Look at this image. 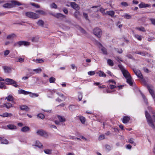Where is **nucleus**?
<instances>
[{
    "instance_id": "f257e3e1",
    "label": "nucleus",
    "mask_w": 155,
    "mask_h": 155,
    "mask_svg": "<svg viewBox=\"0 0 155 155\" xmlns=\"http://www.w3.org/2000/svg\"><path fill=\"white\" fill-rule=\"evenodd\" d=\"M11 3H7L3 5V7L5 8H11L15 7L16 6H20L22 4L20 2L15 0H12Z\"/></svg>"
},
{
    "instance_id": "f03ea898",
    "label": "nucleus",
    "mask_w": 155,
    "mask_h": 155,
    "mask_svg": "<svg viewBox=\"0 0 155 155\" xmlns=\"http://www.w3.org/2000/svg\"><path fill=\"white\" fill-rule=\"evenodd\" d=\"M5 81L7 82L6 84L7 85H11L15 87H18V85L17 83L13 80L10 78H6L5 80L0 77V81Z\"/></svg>"
},
{
    "instance_id": "7ed1b4c3",
    "label": "nucleus",
    "mask_w": 155,
    "mask_h": 155,
    "mask_svg": "<svg viewBox=\"0 0 155 155\" xmlns=\"http://www.w3.org/2000/svg\"><path fill=\"white\" fill-rule=\"evenodd\" d=\"M145 114L147 121L149 125L152 128L154 129L155 128V126L153 121L152 120V118L150 117V114L147 112V111H145Z\"/></svg>"
},
{
    "instance_id": "20e7f679",
    "label": "nucleus",
    "mask_w": 155,
    "mask_h": 155,
    "mask_svg": "<svg viewBox=\"0 0 155 155\" xmlns=\"http://www.w3.org/2000/svg\"><path fill=\"white\" fill-rule=\"evenodd\" d=\"M118 67L121 71L123 76L126 79L131 76L129 73L128 71L124 69L122 65L119 64L118 65Z\"/></svg>"
},
{
    "instance_id": "39448f33",
    "label": "nucleus",
    "mask_w": 155,
    "mask_h": 155,
    "mask_svg": "<svg viewBox=\"0 0 155 155\" xmlns=\"http://www.w3.org/2000/svg\"><path fill=\"white\" fill-rule=\"evenodd\" d=\"M25 15L28 17L34 19H37L39 18V15L38 14L30 12H25Z\"/></svg>"
},
{
    "instance_id": "423d86ee",
    "label": "nucleus",
    "mask_w": 155,
    "mask_h": 155,
    "mask_svg": "<svg viewBox=\"0 0 155 155\" xmlns=\"http://www.w3.org/2000/svg\"><path fill=\"white\" fill-rule=\"evenodd\" d=\"M147 88L153 98L154 99L155 98V94L153 89V86L152 85H147Z\"/></svg>"
},
{
    "instance_id": "0eeeda50",
    "label": "nucleus",
    "mask_w": 155,
    "mask_h": 155,
    "mask_svg": "<svg viewBox=\"0 0 155 155\" xmlns=\"http://www.w3.org/2000/svg\"><path fill=\"white\" fill-rule=\"evenodd\" d=\"M97 46L101 49V50L102 51L103 54L107 55V50L100 43L97 42Z\"/></svg>"
},
{
    "instance_id": "6e6552de",
    "label": "nucleus",
    "mask_w": 155,
    "mask_h": 155,
    "mask_svg": "<svg viewBox=\"0 0 155 155\" xmlns=\"http://www.w3.org/2000/svg\"><path fill=\"white\" fill-rule=\"evenodd\" d=\"M133 71L135 74L139 78H143V75L142 74L140 71L136 69H133Z\"/></svg>"
},
{
    "instance_id": "1a4fd4ad",
    "label": "nucleus",
    "mask_w": 155,
    "mask_h": 155,
    "mask_svg": "<svg viewBox=\"0 0 155 155\" xmlns=\"http://www.w3.org/2000/svg\"><path fill=\"white\" fill-rule=\"evenodd\" d=\"M70 5L71 7L73 8V9L76 10V11L80 9V7L78 5L74 2H70Z\"/></svg>"
},
{
    "instance_id": "9d476101",
    "label": "nucleus",
    "mask_w": 155,
    "mask_h": 155,
    "mask_svg": "<svg viewBox=\"0 0 155 155\" xmlns=\"http://www.w3.org/2000/svg\"><path fill=\"white\" fill-rule=\"evenodd\" d=\"M14 98L11 95H8L5 98V100H7L8 101L11 102L12 103L15 104V102L14 101Z\"/></svg>"
},
{
    "instance_id": "9b49d317",
    "label": "nucleus",
    "mask_w": 155,
    "mask_h": 155,
    "mask_svg": "<svg viewBox=\"0 0 155 155\" xmlns=\"http://www.w3.org/2000/svg\"><path fill=\"white\" fill-rule=\"evenodd\" d=\"M37 133L38 135L40 136H47V133L45 131L40 130H37Z\"/></svg>"
},
{
    "instance_id": "f8f14e48",
    "label": "nucleus",
    "mask_w": 155,
    "mask_h": 155,
    "mask_svg": "<svg viewBox=\"0 0 155 155\" xmlns=\"http://www.w3.org/2000/svg\"><path fill=\"white\" fill-rule=\"evenodd\" d=\"M130 120V117L128 116H124L122 120V122L124 124L128 123Z\"/></svg>"
},
{
    "instance_id": "ddd939ff",
    "label": "nucleus",
    "mask_w": 155,
    "mask_h": 155,
    "mask_svg": "<svg viewBox=\"0 0 155 155\" xmlns=\"http://www.w3.org/2000/svg\"><path fill=\"white\" fill-rule=\"evenodd\" d=\"M2 68L4 70V72L5 73H10L12 70V69L10 67L3 66H2Z\"/></svg>"
},
{
    "instance_id": "4468645a",
    "label": "nucleus",
    "mask_w": 155,
    "mask_h": 155,
    "mask_svg": "<svg viewBox=\"0 0 155 155\" xmlns=\"http://www.w3.org/2000/svg\"><path fill=\"white\" fill-rule=\"evenodd\" d=\"M2 106V107H6L7 109H9L13 107L12 104L9 102H6Z\"/></svg>"
},
{
    "instance_id": "2eb2a0df",
    "label": "nucleus",
    "mask_w": 155,
    "mask_h": 155,
    "mask_svg": "<svg viewBox=\"0 0 155 155\" xmlns=\"http://www.w3.org/2000/svg\"><path fill=\"white\" fill-rule=\"evenodd\" d=\"M19 107L21 110L25 111H28L29 109V108L25 105H21Z\"/></svg>"
},
{
    "instance_id": "dca6fc26",
    "label": "nucleus",
    "mask_w": 155,
    "mask_h": 155,
    "mask_svg": "<svg viewBox=\"0 0 155 155\" xmlns=\"http://www.w3.org/2000/svg\"><path fill=\"white\" fill-rule=\"evenodd\" d=\"M139 7L140 8H146L149 7L150 5L147 4H145L143 2H141L139 5Z\"/></svg>"
},
{
    "instance_id": "f3484780",
    "label": "nucleus",
    "mask_w": 155,
    "mask_h": 155,
    "mask_svg": "<svg viewBox=\"0 0 155 155\" xmlns=\"http://www.w3.org/2000/svg\"><path fill=\"white\" fill-rule=\"evenodd\" d=\"M18 94H22L24 95H27L29 94V93H30L29 91H27L22 89L18 90Z\"/></svg>"
},
{
    "instance_id": "a211bd4d",
    "label": "nucleus",
    "mask_w": 155,
    "mask_h": 155,
    "mask_svg": "<svg viewBox=\"0 0 155 155\" xmlns=\"http://www.w3.org/2000/svg\"><path fill=\"white\" fill-rule=\"evenodd\" d=\"M12 114L11 113H8L7 112L3 113L2 114H0V116L3 117H10L12 116Z\"/></svg>"
},
{
    "instance_id": "6ab92c4d",
    "label": "nucleus",
    "mask_w": 155,
    "mask_h": 155,
    "mask_svg": "<svg viewBox=\"0 0 155 155\" xmlns=\"http://www.w3.org/2000/svg\"><path fill=\"white\" fill-rule=\"evenodd\" d=\"M106 15H108L111 17H113L115 14V12L113 11H107L106 12Z\"/></svg>"
},
{
    "instance_id": "aec40b11",
    "label": "nucleus",
    "mask_w": 155,
    "mask_h": 155,
    "mask_svg": "<svg viewBox=\"0 0 155 155\" xmlns=\"http://www.w3.org/2000/svg\"><path fill=\"white\" fill-rule=\"evenodd\" d=\"M53 15L57 18L62 17L63 18H66V16L65 15L60 13H57L56 15Z\"/></svg>"
},
{
    "instance_id": "412c9836",
    "label": "nucleus",
    "mask_w": 155,
    "mask_h": 155,
    "mask_svg": "<svg viewBox=\"0 0 155 155\" xmlns=\"http://www.w3.org/2000/svg\"><path fill=\"white\" fill-rule=\"evenodd\" d=\"M8 128L11 130H15L16 129V126L14 124H10L7 125Z\"/></svg>"
},
{
    "instance_id": "4be33fe9",
    "label": "nucleus",
    "mask_w": 155,
    "mask_h": 155,
    "mask_svg": "<svg viewBox=\"0 0 155 155\" xmlns=\"http://www.w3.org/2000/svg\"><path fill=\"white\" fill-rule=\"evenodd\" d=\"M16 37V35L14 33H12L8 35L7 36L6 38L8 39H13L15 37Z\"/></svg>"
},
{
    "instance_id": "5701e85b",
    "label": "nucleus",
    "mask_w": 155,
    "mask_h": 155,
    "mask_svg": "<svg viewBox=\"0 0 155 155\" xmlns=\"http://www.w3.org/2000/svg\"><path fill=\"white\" fill-rule=\"evenodd\" d=\"M29 127L27 126H25L21 129V130L23 132H25L29 131Z\"/></svg>"
},
{
    "instance_id": "b1692460",
    "label": "nucleus",
    "mask_w": 155,
    "mask_h": 155,
    "mask_svg": "<svg viewBox=\"0 0 155 155\" xmlns=\"http://www.w3.org/2000/svg\"><path fill=\"white\" fill-rule=\"evenodd\" d=\"M78 117L79 118L80 121L82 124H84L86 121L85 118L84 117L82 116H78Z\"/></svg>"
},
{
    "instance_id": "393cba45",
    "label": "nucleus",
    "mask_w": 155,
    "mask_h": 155,
    "mask_svg": "<svg viewBox=\"0 0 155 155\" xmlns=\"http://www.w3.org/2000/svg\"><path fill=\"white\" fill-rule=\"evenodd\" d=\"M131 76L126 79L127 80V82L129 84V85L132 86L133 85V83L132 81Z\"/></svg>"
},
{
    "instance_id": "a878e982",
    "label": "nucleus",
    "mask_w": 155,
    "mask_h": 155,
    "mask_svg": "<svg viewBox=\"0 0 155 155\" xmlns=\"http://www.w3.org/2000/svg\"><path fill=\"white\" fill-rule=\"evenodd\" d=\"M58 118L60 122H64L66 121V119L62 116L60 115L58 116Z\"/></svg>"
},
{
    "instance_id": "bb28decb",
    "label": "nucleus",
    "mask_w": 155,
    "mask_h": 155,
    "mask_svg": "<svg viewBox=\"0 0 155 155\" xmlns=\"http://www.w3.org/2000/svg\"><path fill=\"white\" fill-rule=\"evenodd\" d=\"M134 53L141 55L142 56H145L148 53L145 51H143L142 52L136 51L134 52Z\"/></svg>"
},
{
    "instance_id": "cd10ccee",
    "label": "nucleus",
    "mask_w": 155,
    "mask_h": 155,
    "mask_svg": "<svg viewBox=\"0 0 155 155\" xmlns=\"http://www.w3.org/2000/svg\"><path fill=\"white\" fill-rule=\"evenodd\" d=\"M35 146H37L39 148H41L43 147L42 144L38 141H36L35 142Z\"/></svg>"
},
{
    "instance_id": "c85d7f7f",
    "label": "nucleus",
    "mask_w": 155,
    "mask_h": 155,
    "mask_svg": "<svg viewBox=\"0 0 155 155\" xmlns=\"http://www.w3.org/2000/svg\"><path fill=\"white\" fill-rule=\"evenodd\" d=\"M102 33L101 30L100 29L97 28V38H100L101 37Z\"/></svg>"
},
{
    "instance_id": "c756f323",
    "label": "nucleus",
    "mask_w": 155,
    "mask_h": 155,
    "mask_svg": "<svg viewBox=\"0 0 155 155\" xmlns=\"http://www.w3.org/2000/svg\"><path fill=\"white\" fill-rule=\"evenodd\" d=\"M97 74L100 77H105L106 76V74L103 71H99L97 72Z\"/></svg>"
},
{
    "instance_id": "7c9ffc66",
    "label": "nucleus",
    "mask_w": 155,
    "mask_h": 155,
    "mask_svg": "<svg viewBox=\"0 0 155 155\" xmlns=\"http://www.w3.org/2000/svg\"><path fill=\"white\" fill-rule=\"evenodd\" d=\"M107 63L110 66H114V64L112 60L110 59H108L107 60Z\"/></svg>"
},
{
    "instance_id": "2f4dec72",
    "label": "nucleus",
    "mask_w": 155,
    "mask_h": 155,
    "mask_svg": "<svg viewBox=\"0 0 155 155\" xmlns=\"http://www.w3.org/2000/svg\"><path fill=\"white\" fill-rule=\"evenodd\" d=\"M33 61L37 63H41L44 62V61L41 58L38 59L36 60H33Z\"/></svg>"
},
{
    "instance_id": "473e14b6",
    "label": "nucleus",
    "mask_w": 155,
    "mask_h": 155,
    "mask_svg": "<svg viewBox=\"0 0 155 155\" xmlns=\"http://www.w3.org/2000/svg\"><path fill=\"white\" fill-rule=\"evenodd\" d=\"M135 28L140 31H142L144 32H145L146 31L145 29L143 27H136Z\"/></svg>"
},
{
    "instance_id": "72a5a7b5",
    "label": "nucleus",
    "mask_w": 155,
    "mask_h": 155,
    "mask_svg": "<svg viewBox=\"0 0 155 155\" xmlns=\"http://www.w3.org/2000/svg\"><path fill=\"white\" fill-rule=\"evenodd\" d=\"M37 117L41 119H43L45 118V115L42 114L40 113L37 114Z\"/></svg>"
},
{
    "instance_id": "f704fd0d",
    "label": "nucleus",
    "mask_w": 155,
    "mask_h": 155,
    "mask_svg": "<svg viewBox=\"0 0 155 155\" xmlns=\"http://www.w3.org/2000/svg\"><path fill=\"white\" fill-rule=\"evenodd\" d=\"M37 24L39 26H43L44 23L42 20H40L38 21Z\"/></svg>"
},
{
    "instance_id": "c9c22d12",
    "label": "nucleus",
    "mask_w": 155,
    "mask_h": 155,
    "mask_svg": "<svg viewBox=\"0 0 155 155\" xmlns=\"http://www.w3.org/2000/svg\"><path fill=\"white\" fill-rule=\"evenodd\" d=\"M56 81V79L53 77H51L49 79V81L50 83H54Z\"/></svg>"
},
{
    "instance_id": "e433bc0d",
    "label": "nucleus",
    "mask_w": 155,
    "mask_h": 155,
    "mask_svg": "<svg viewBox=\"0 0 155 155\" xmlns=\"http://www.w3.org/2000/svg\"><path fill=\"white\" fill-rule=\"evenodd\" d=\"M75 17L77 18H78V16L80 15V13L79 11H76L74 13Z\"/></svg>"
},
{
    "instance_id": "4c0bfd02",
    "label": "nucleus",
    "mask_w": 155,
    "mask_h": 155,
    "mask_svg": "<svg viewBox=\"0 0 155 155\" xmlns=\"http://www.w3.org/2000/svg\"><path fill=\"white\" fill-rule=\"evenodd\" d=\"M134 37L139 41H141L142 40V36L137 34H135Z\"/></svg>"
},
{
    "instance_id": "58836bf2",
    "label": "nucleus",
    "mask_w": 155,
    "mask_h": 155,
    "mask_svg": "<svg viewBox=\"0 0 155 155\" xmlns=\"http://www.w3.org/2000/svg\"><path fill=\"white\" fill-rule=\"evenodd\" d=\"M1 143L2 144H7L8 143V140H6L5 139H1Z\"/></svg>"
},
{
    "instance_id": "ea45409f",
    "label": "nucleus",
    "mask_w": 155,
    "mask_h": 155,
    "mask_svg": "<svg viewBox=\"0 0 155 155\" xmlns=\"http://www.w3.org/2000/svg\"><path fill=\"white\" fill-rule=\"evenodd\" d=\"M97 86L99 88L101 89H105L106 88V86L105 85L100 84L99 83L97 82Z\"/></svg>"
},
{
    "instance_id": "a19ab883",
    "label": "nucleus",
    "mask_w": 155,
    "mask_h": 155,
    "mask_svg": "<svg viewBox=\"0 0 155 155\" xmlns=\"http://www.w3.org/2000/svg\"><path fill=\"white\" fill-rule=\"evenodd\" d=\"M44 151L46 154H50L51 153L52 150L50 149H46L44 150Z\"/></svg>"
},
{
    "instance_id": "79ce46f5",
    "label": "nucleus",
    "mask_w": 155,
    "mask_h": 155,
    "mask_svg": "<svg viewBox=\"0 0 155 155\" xmlns=\"http://www.w3.org/2000/svg\"><path fill=\"white\" fill-rule=\"evenodd\" d=\"M75 107V106L73 105H70L69 106V110L72 111L74 110Z\"/></svg>"
},
{
    "instance_id": "37998d69",
    "label": "nucleus",
    "mask_w": 155,
    "mask_h": 155,
    "mask_svg": "<svg viewBox=\"0 0 155 155\" xmlns=\"http://www.w3.org/2000/svg\"><path fill=\"white\" fill-rule=\"evenodd\" d=\"M100 12H101V13L103 15H106V12H105V9L101 8L100 9Z\"/></svg>"
},
{
    "instance_id": "c03bdc74",
    "label": "nucleus",
    "mask_w": 155,
    "mask_h": 155,
    "mask_svg": "<svg viewBox=\"0 0 155 155\" xmlns=\"http://www.w3.org/2000/svg\"><path fill=\"white\" fill-rule=\"evenodd\" d=\"M50 7L52 8L56 9L57 8V5L55 3H53L50 5Z\"/></svg>"
},
{
    "instance_id": "a18cd8bd",
    "label": "nucleus",
    "mask_w": 155,
    "mask_h": 155,
    "mask_svg": "<svg viewBox=\"0 0 155 155\" xmlns=\"http://www.w3.org/2000/svg\"><path fill=\"white\" fill-rule=\"evenodd\" d=\"M33 71H35L36 73H38L41 72V69L40 68H39L38 69H34Z\"/></svg>"
},
{
    "instance_id": "49530a36",
    "label": "nucleus",
    "mask_w": 155,
    "mask_h": 155,
    "mask_svg": "<svg viewBox=\"0 0 155 155\" xmlns=\"http://www.w3.org/2000/svg\"><path fill=\"white\" fill-rule=\"evenodd\" d=\"M35 12L36 13H38L42 15L45 14V12L41 10H37L35 11Z\"/></svg>"
},
{
    "instance_id": "de8ad7c7",
    "label": "nucleus",
    "mask_w": 155,
    "mask_h": 155,
    "mask_svg": "<svg viewBox=\"0 0 155 155\" xmlns=\"http://www.w3.org/2000/svg\"><path fill=\"white\" fill-rule=\"evenodd\" d=\"M23 45L25 46H28L30 45V42L27 41H23Z\"/></svg>"
},
{
    "instance_id": "09e8293b",
    "label": "nucleus",
    "mask_w": 155,
    "mask_h": 155,
    "mask_svg": "<svg viewBox=\"0 0 155 155\" xmlns=\"http://www.w3.org/2000/svg\"><path fill=\"white\" fill-rule=\"evenodd\" d=\"M31 5L36 8H40V6L39 5L36 4L34 3H31Z\"/></svg>"
},
{
    "instance_id": "8fccbe9b",
    "label": "nucleus",
    "mask_w": 155,
    "mask_h": 155,
    "mask_svg": "<svg viewBox=\"0 0 155 155\" xmlns=\"http://www.w3.org/2000/svg\"><path fill=\"white\" fill-rule=\"evenodd\" d=\"M105 147L106 149L108 151H109L111 150V147L108 144H106L105 145Z\"/></svg>"
},
{
    "instance_id": "3c124183",
    "label": "nucleus",
    "mask_w": 155,
    "mask_h": 155,
    "mask_svg": "<svg viewBox=\"0 0 155 155\" xmlns=\"http://www.w3.org/2000/svg\"><path fill=\"white\" fill-rule=\"evenodd\" d=\"M124 17L127 19H130L131 18V16L130 15L126 14L124 15Z\"/></svg>"
},
{
    "instance_id": "603ef678",
    "label": "nucleus",
    "mask_w": 155,
    "mask_h": 155,
    "mask_svg": "<svg viewBox=\"0 0 155 155\" xmlns=\"http://www.w3.org/2000/svg\"><path fill=\"white\" fill-rule=\"evenodd\" d=\"M150 20L152 25H155V18H150Z\"/></svg>"
},
{
    "instance_id": "864d4df0",
    "label": "nucleus",
    "mask_w": 155,
    "mask_h": 155,
    "mask_svg": "<svg viewBox=\"0 0 155 155\" xmlns=\"http://www.w3.org/2000/svg\"><path fill=\"white\" fill-rule=\"evenodd\" d=\"M38 41V38L36 37H33L31 39V41L33 42H37Z\"/></svg>"
},
{
    "instance_id": "5fc2aeb1",
    "label": "nucleus",
    "mask_w": 155,
    "mask_h": 155,
    "mask_svg": "<svg viewBox=\"0 0 155 155\" xmlns=\"http://www.w3.org/2000/svg\"><path fill=\"white\" fill-rule=\"evenodd\" d=\"M82 98V95L81 93H80L78 95V99L79 101H81Z\"/></svg>"
},
{
    "instance_id": "6e6d98bb",
    "label": "nucleus",
    "mask_w": 155,
    "mask_h": 155,
    "mask_svg": "<svg viewBox=\"0 0 155 155\" xmlns=\"http://www.w3.org/2000/svg\"><path fill=\"white\" fill-rule=\"evenodd\" d=\"M140 79H141L142 82L143 83V84L147 86V85L148 84H147V83L146 82L145 80L144 79H143V78H142Z\"/></svg>"
},
{
    "instance_id": "4d7b16f0",
    "label": "nucleus",
    "mask_w": 155,
    "mask_h": 155,
    "mask_svg": "<svg viewBox=\"0 0 155 155\" xmlns=\"http://www.w3.org/2000/svg\"><path fill=\"white\" fill-rule=\"evenodd\" d=\"M6 86L3 83L0 82V88L2 89L3 88L5 87Z\"/></svg>"
},
{
    "instance_id": "13d9d810",
    "label": "nucleus",
    "mask_w": 155,
    "mask_h": 155,
    "mask_svg": "<svg viewBox=\"0 0 155 155\" xmlns=\"http://www.w3.org/2000/svg\"><path fill=\"white\" fill-rule=\"evenodd\" d=\"M83 16L85 18V19L87 20H89V19H88V16L87 14L86 13H85V12H84L83 13Z\"/></svg>"
},
{
    "instance_id": "bf43d9fd",
    "label": "nucleus",
    "mask_w": 155,
    "mask_h": 155,
    "mask_svg": "<svg viewBox=\"0 0 155 155\" xmlns=\"http://www.w3.org/2000/svg\"><path fill=\"white\" fill-rule=\"evenodd\" d=\"M94 71H90L88 72V74L90 75H93L95 74Z\"/></svg>"
},
{
    "instance_id": "052dcab7",
    "label": "nucleus",
    "mask_w": 155,
    "mask_h": 155,
    "mask_svg": "<svg viewBox=\"0 0 155 155\" xmlns=\"http://www.w3.org/2000/svg\"><path fill=\"white\" fill-rule=\"evenodd\" d=\"M97 28H96L93 30V33L96 36H97Z\"/></svg>"
},
{
    "instance_id": "680f3d73",
    "label": "nucleus",
    "mask_w": 155,
    "mask_h": 155,
    "mask_svg": "<svg viewBox=\"0 0 155 155\" xmlns=\"http://www.w3.org/2000/svg\"><path fill=\"white\" fill-rule=\"evenodd\" d=\"M105 89V91L104 90V93L105 92V91L107 93H110L111 92L110 89L108 87H106Z\"/></svg>"
},
{
    "instance_id": "e2e57ef3",
    "label": "nucleus",
    "mask_w": 155,
    "mask_h": 155,
    "mask_svg": "<svg viewBox=\"0 0 155 155\" xmlns=\"http://www.w3.org/2000/svg\"><path fill=\"white\" fill-rule=\"evenodd\" d=\"M121 5L124 6H128V4L125 2H122L121 3Z\"/></svg>"
},
{
    "instance_id": "0e129e2a",
    "label": "nucleus",
    "mask_w": 155,
    "mask_h": 155,
    "mask_svg": "<svg viewBox=\"0 0 155 155\" xmlns=\"http://www.w3.org/2000/svg\"><path fill=\"white\" fill-rule=\"evenodd\" d=\"M24 61V59L21 58H20L18 59V61H17V62H19L21 63H22Z\"/></svg>"
},
{
    "instance_id": "69168bd1",
    "label": "nucleus",
    "mask_w": 155,
    "mask_h": 155,
    "mask_svg": "<svg viewBox=\"0 0 155 155\" xmlns=\"http://www.w3.org/2000/svg\"><path fill=\"white\" fill-rule=\"evenodd\" d=\"M10 53V51L8 50H6L4 51V55L5 56H7Z\"/></svg>"
},
{
    "instance_id": "338daca9",
    "label": "nucleus",
    "mask_w": 155,
    "mask_h": 155,
    "mask_svg": "<svg viewBox=\"0 0 155 155\" xmlns=\"http://www.w3.org/2000/svg\"><path fill=\"white\" fill-rule=\"evenodd\" d=\"M143 70L145 72H146L147 73H148L150 72V71H149V70H148V68H145V67L143 68Z\"/></svg>"
},
{
    "instance_id": "774afa93",
    "label": "nucleus",
    "mask_w": 155,
    "mask_h": 155,
    "mask_svg": "<svg viewBox=\"0 0 155 155\" xmlns=\"http://www.w3.org/2000/svg\"><path fill=\"white\" fill-rule=\"evenodd\" d=\"M63 11L65 14H68V11L67 8H64L63 10Z\"/></svg>"
}]
</instances>
